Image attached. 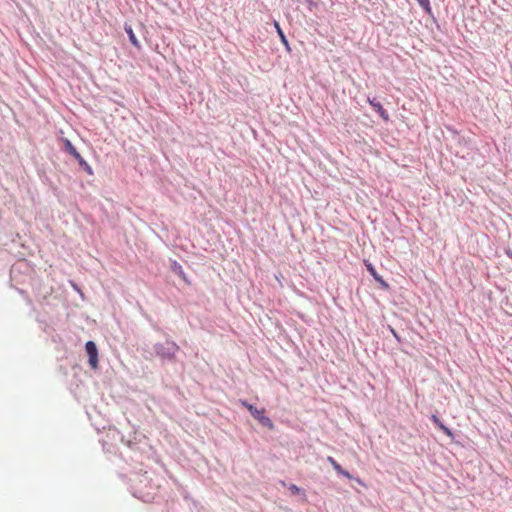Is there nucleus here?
<instances>
[{"label": "nucleus", "mask_w": 512, "mask_h": 512, "mask_svg": "<svg viewBox=\"0 0 512 512\" xmlns=\"http://www.w3.org/2000/svg\"><path fill=\"white\" fill-rule=\"evenodd\" d=\"M85 349L89 357V364L93 369L98 367V350L93 341H88L85 344Z\"/></svg>", "instance_id": "1"}, {"label": "nucleus", "mask_w": 512, "mask_h": 512, "mask_svg": "<svg viewBox=\"0 0 512 512\" xmlns=\"http://www.w3.org/2000/svg\"><path fill=\"white\" fill-rule=\"evenodd\" d=\"M419 5L428 13L431 14L432 9L430 5V0H417Z\"/></svg>", "instance_id": "9"}, {"label": "nucleus", "mask_w": 512, "mask_h": 512, "mask_svg": "<svg viewBox=\"0 0 512 512\" xmlns=\"http://www.w3.org/2000/svg\"><path fill=\"white\" fill-rule=\"evenodd\" d=\"M72 156L79 162L80 165L82 164H86V161L82 158V156L80 155V153L76 150L74 154H72Z\"/></svg>", "instance_id": "14"}, {"label": "nucleus", "mask_w": 512, "mask_h": 512, "mask_svg": "<svg viewBox=\"0 0 512 512\" xmlns=\"http://www.w3.org/2000/svg\"><path fill=\"white\" fill-rule=\"evenodd\" d=\"M64 143H65V149H66V151H67L69 154H71V155H72V154H74V153H75V151H76V148H75V147H74V145L71 143V141H70V140H68V139H66V140L64 141Z\"/></svg>", "instance_id": "11"}, {"label": "nucleus", "mask_w": 512, "mask_h": 512, "mask_svg": "<svg viewBox=\"0 0 512 512\" xmlns=\"http://www.w3.org/2000/svg\"><path fill=\"white\" fill-rule=\"evenodd\" d=\"M240 403L251 413L252 417L255 419H257L262 413H264V409H257L255 406L249 404L245 400H240Z\"/></svg>", "instance_id": "4"}, {"label": "nucleus", "mask_w": 512, "mask_h": 512, "mask_svg": "<svg viewBox=\"0 0 512 512\" xmlns=\"http://www.w3.org/2000/svg\"><path fill=\"white\" fill-rule=\"evenodd\" d=\"M262 426L267 427L268 429L272 430L274 429V424L271 421V419L262 413L257 419H256Z\"/></svg>", "instance_id": "7"}, {"label": "nucleus", "mask_w": 512, "mask_h": 512, "mask_svg": "<svg viewBox=\"0 0 512 512\" xmlns=\"http://www.w3.org/2000/svg\"><path fill=\"white\" fill-rule=\"evenodd\" d=\"M375 280L382 286V288L386 290L389 289V284L381 276L376 277Z\"/></svg>", "instance_id": "13"}, {"label": "nucleus", "mask_w": 512, "mask_h": 512, "mask_svg": "<svg viewBox=\"0 0 512 512\" xmlns=\"http://www.w3.org/2000/svg\"><path fill=\"white\" fill-rule=\"evenodd\" d=\"M368 103L371 105V107L378 112L379 116L385 121H389V114L388 112L383 108L382 104L380 102H377L375 99L368 98Z\"/></svg>", "instance_id": "2"}, {"label": "nucleus", "mask_w": 512, "mask_h": 512, "mask_svg": "<svg viewBox=\"0 0 512 512\" xmlns=\"http://www.w3.org/2000/svg\"><path fill=\"white\" fill-rule=\"evenodd\" d=\"M431 420L450 438H453V433L452 431L447 427L445 426L442 421L436 416V415H432L431 416Z\"/></svg>", "instance_id": "5"}, {"label": "nucleus", "mask_w": 512, "mask_h": 512, "mask_svg": "<svg viewBox=\"0 0 512 512\" xmlns=\"http://www.w3.org/2000/svg\"><path fill=\"white\" fill-rule=\"evenodd\" d=\"M289 491L292 493V494H298L300 493L301 489L295 485V484H291L289 487H288Z\"/></svg>", "instance_id": "15"}, {"label": "nucleus", "mask_w": 512, "mask_h": 512, "mask_svg": "<svg viewBox=\"0 0 512 512\" xmlns=\"http://www.w3.org/2000/svg\"><path fill=\"white\" fill-rule=\"evenodd\" d=\"M365 266H366L367 270L369 271V273L371 274V276H372L374 279H376V277H379V276H380V275L377 273L376 269L374 268V266H373L371 263H369V262L365 261Z\"/></svg>", "instance_id": "10"}, {"label": "nucleus", "mask_w": 512, "mask_h": 512, "mask_svg": "<svg viewBox=\"0 0 512 512\" xmlns=\"http://www.w3.org/2000/svg\"><path fill=\"white\" fill-rule=\"evenodd\" d=\"M82 166H85V169L86 171L89 173V174H92V169L91 167L86 163V164H82Z\"/></svg>", "instance_id": "16"}, {"label": "nucleus", "mask_w": 512, "mask_h": 512, "mask_svg": "<svg viewBox=\"0 0 512 512\" xmlns=\"http://www.w3.org/2000/svg\"><path fill=\"white\" fill-rule=\"evenodd\" d=\"M327 461L332 465V467L334 468V470H335L338 474L343 475L344 477H346V478H348V479H351V478H352L351 474H350L348 471L344 470V469H343V468H342V467H341V466H340V465L335 461V459H334L333 457L328 456V457H327Z\"/></svg>", "instance_id": "3"}, {"label": "nucleus", "mask_w": 512, "mask_h": 512, "mask_svg": "<svg viewBox=\"0 0 512 512\" xmlns=\"http://www.w3.org/2000/svg\"><path fill=\"white\" fill-rule=\"evenodd\" d=\"M125 31H126V33L128 34V36H129V40H130V42L132 43V45H133L134 47H136L137 49H140V48H141V45H140V43H139L138 39L136 38V36H135V34H134L133 29L131 28V26H126V27H125Z\"/></svg>", "instance_id": "6"}, {"label": "nucleus", "mask_w": 512, "mask_h": 512, "mask_svg": "<svg viewBox=\"0 0 512 512\" xmlns=\"http://www.w3.org/2000/svg\"><path fill=\"white\" fill-rule=\"evenodd\" d=\"M275 27H276L277 32H278L279 36L281 37V40L283 41V43L284 44H288V42H287V40L285 38V35H284L283 31L280 28L279 23L275 22Z\"/></svg>", "instance_id": "12"}, {"label": "nucleus", "mask_w": 512, "mask_h": 512, "mask_svg": "<svg viewBox=\"0 0 512 512\" xmlns=\"http://www.w3.org/2000/svg\"><path fill=\"white\" fill-rule=\"evenodd\" d=\"M262 426L267 427L268 429L272 430L274 429V424L271 421V419L262 413L257 419H256Z\"/></svg>", "instance_id": "8"}, {"label": "nucleus", "mask_w": 512, "mask_h": 512, "mask_svg": "<svg viewBox=\"0 0 512 512\" xmlns=\"http://www.w3.org/2000/svg\"><path fill=\"white\" fill-rule=\"evenodd\" d=\"M392 333H393V335H394L395 337H397V334H396V332H395L394 330H392Z\"/></svg>", "instance_id": "17"}]
</instances>
